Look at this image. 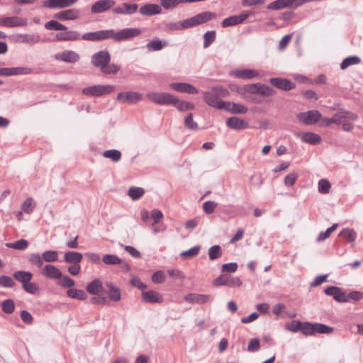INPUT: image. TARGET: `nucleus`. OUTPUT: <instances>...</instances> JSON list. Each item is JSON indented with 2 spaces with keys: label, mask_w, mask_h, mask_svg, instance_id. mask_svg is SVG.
I'll return each instance as SVG.
<instances>
[{
  "label": "nucleus",
  "mask_w": 363,
  "mask_h": 363,
  "mask_svg": "<svg viewBox=\"0 0 363 363\" xmlns=\"http://www.w3.org/2000/svg\"><path fill=\"white\" fill-rule=\"evenodd\" d=\"M141 33L142 30L139 28H125L119 30L110 29L111 39L116 42L130 40Z\"/></svg>",
  "instance_id": "1"
},
{
  "label": "nucleus",
  "mask_w": 363,
  "mask_h": 363,
  "mask_svg": "<svg viewBox=\"0 0 363 363\" xmlns=\"http://www.w3.org/2000/svg\"><path fill=\"white\" fill-rule=\"evenodd\" d=\"M115 90V86L113 85H102L97 84L84 88L82 90V94L86 96L99 97L104 95L108 94Z\"/></svg>",
  "instance_id": "2"
},
{
  "label": "nucleus",
  "mask_w": 363,
  "mask_h": 363,
  "mask_svg": "<svg viewBox=\"0 0 363 363\" xmlns=\"http://www.w3.org/2000/svg\"><path fill=\"white\" fill-rule=\"evenodd\" d=\"M149 100L159 105H173L177 101V97L169 93L150 92L147 94Z\"/></svg>",
  "instance_id": "3"
},
{
  "label": "nucleus",
  "mask_w": 363,
  "mask_h": 363,
  "mask_svg": "<svg viewBox=\"0 0 363 363\" xmlns=\"http://www.w3.org/2000/svg\"><path fill=\"white\" fill-rule=\"evenodd\" d=\"M215 13L211 11H203L199 13L191 18L186 19V24L189 26V28L205 23L211 19L216 18Z\"/></svg>",
  "instance_id": "4"
},
{
  "label": "nucleus",
  "mask_w": 363,
  "mask_h": 363,
  "mask_svg": "<svg viewBox=\"0 0 363 363\" xmlns=\"http://www.w3.org/2000/svg\"><path fill=\"white\" fill-rule=\"evenodd\" d=\"M242 281L235 277L228 274H222L215 279L213 281L214 286H226L228 287H238L242 285Z\"/></svg>",
  "instance_id": "5"
},
{
  "label": "nucleus",
  "mask_w": 363,
  "mask_h": 363,
  "mask_svg": "<svg viewBox=\"0 0 363 363\" xmlns=\"http://www.w3.org/2000/svg\"><path fill=\"white\" fill-rule=\"evenodd\" d=\"M15 43L26 44L29 46H33L41 41V38L38 34L32 33H18L13 36Z\"/></svg>",
  "instance_id": "6"
},
{
  "label": "nucleus",
  "mask_w": 363,
  "mask_h": 363,
  "mask_svg": "<svg viewBox=\"0 0 363 363\" xmlns=\"http://www.w3.org/2000/svg\"><path fill=\"white\" fill-rule=\"evenodd\" d=\"M115 4L116 2L113 0H98L91 5L90 11L93 14L105 13L113 9Z\"/></svg>",
  "instance_id": "7"
},
{
  "label": "nucleus",
  "mask_w": 363,
  "mask_h": 363,
  "mask_svg": "<svg viewBox=\"0 0 363 363\" xmlns=\"http://www.w3.org/2000/svg\"><path fill=\"white\" fill-rule=\"evenodd\" d=\"M111 61V55L106 50H101L94 53L91 62L94 66L102 69L105 65H108Z\"/></svg>",
  "instance_id": "8"
},
{
  "label": "nucleus",
  "mask_w": 363,
  "mask_h": 363,
  "mask_svg": "<svg viewBox=\"0 0 363 363\" xmlns=\"http://www.w3.org/2000/svg\"><path fill=\"white\" fill-rule=\"evenodd\" d=\"M254 15L252 11H244L238 16H230L222 21V26L227 28L234 26L243 23L248 17Z\"/></svg>",
  "instance_id": "9"
},
{
  "label": "nucleus",
  "mask_w": 363,
  "mask_h": 363,
  "mask_svg": "<svg viewBox=\"0 0 363 363\" xmlns=\"http://www.w3.org/2000/svg\"><path fill=\"white\" fill-rule=\"evenodd\" d=\"M297 118L306 125L316 123L321 118V113L317 110H311L300 113L296 116Z\"/></svg>",
  "instance_id": "10"
},
{
  "label": "nucleus",
  "mask_w": 363,
  "mask_h": 363,
  "mask_svg": "<svg viewBox=\"0 0 363 363\" xmlns=\"http://www.w3.org/2000/svg\"><path fill=\"white\" fill-rule=\"evenodd\" d=\"M204 101L210 106L217 108L223 109L225 106V101L220 100V98L212 91H203Z\"/></svg>",
  "instance_id": "11"
},
{
  "label": "nucleus",
  "mask_w": 363,
  "mask_h": 363,
  "mask_svg": "<svg viewBox=\"0 0 363 363\" xmlns=\"http://www.w3.org/2000/svg\"><path fill=\"white\" fill-rule=\"evenodd\" d=\"M143 95L135 91L121 92L117 96V100L121 103L134 104L141 101Z\"/></svg>",
  "instance_id": "12"
},
{
  "label": "nucleus",
  "mask_w": 363,
  "mask_h": 363,
  "mask_svg": "<svg viewBox=\"0 0 363 363\" xmlns=\"http://www.w3.org/2000/svg\"><path fill=\"white\" fill-rule=\"evenodd\" d=\"M138 10L137 4L122 3L112 9V13L117 15H133Z\"/></svg>",
  "instance_id": "13"
},
{
  "label": "nucleus",
  "mask_w": 363,
  "mask_h": 363,
  "mask_svg": "<svg viewBox=\"0 0 363 363\" xmlns=\"http://www.w3.org/2000/svg\"><path fill=\"white\" fill-rule=\"evenodd\" d=\"M78 0H45L43 6L49 9H62L73 6Z\"/></svg>",
  "instance_id": "14"
},
{
  "label": "nucleus",
  "mask_w": 363,
  "mask_h": 363,
  "mask_svg": "<svg viewBox=\"0 0 363 363\" xmlns=\"http://www.w3.org/2000/svg\"><path fill=\"white\" fill-rule=\"evenodd\" d=\"M28 24V20L19 16L4 17L0 18V26L5 27H21Z\"/></svg>",
  "instance_id": "15"
},
{
  "label": "nucleus",
  "mask_w": 363,
  "mask_h": 363,
  "mask_svg": "<svg viewBox=\"0 0 363 363\" xmlns=\"http://www.w3.org/2000/svg\"><path fill=\"white\" fill-rule=\"evenodd\" d=\"M230 75L238 79H252L259 77V72L252 69H234L230 72Z\"/></svg>",
  "instance_id": "16"
},
{
  "label": "nucleus",
  "mask_w": 363,
  "mask_h": 363,
  "mask_svg": "<svg viewBox=\"0 0 363 363\" xmlns=\"http://www.w3.org/2000/svg\"><path fill=\"white\" fill-rule=\"evenodd\" d=\"M55 59L67 63H75L79 60V55L75 51L66 50L55 54Z\"/></svg>",
  "instance_id": "17"
},
{
  "label": "nucleus",
  "mask_w": 363,
  "mask_h": 363,
  "mask_svg": "<svg viewBox=\"0 0 363 363\" xmlns=\"http://www.w3.org/2000/svg\"><path fill=\"white\" fill-rule=\"evenodd\" d=\"M82 38L84 40L89 41H98L111 39L110 29L86 33L82 36Z\"/></svg>",
  "instance_id": "18"
},
{
  "label": "nucleus",
  "mask_w": 363,
  "mask_h": 363,
  "mask_svg": "<svg viewBox=\"0 0 363 363\" xmlns=\"http://www.w3.org/2000/svg\"><path fill=\"white\" fill-rule=\"evenodd\" d=\"M324 292L328 296H333L336 301L342 303L348 302L347 294L342 291L341 288L331 286L325 289Z\"/></svg>",
  "instance_id": "19"
},
{
  "label": "nucleus",
  "mask_w": 363,
  "mask_h": 363,
  "mask_svg": "<svg viewBox=\"0 0 363 363\" xmlns=\"http://www.w3.org/2000/svg\"><path fill=\"white\" fill-rule=\"evenodd\" d=\"M169 87L180 93H186L189 94H196L199 92V90L194 86L193 85L189 83H183V82H174L169 84Z\"/></svg>",
  "instance_id": "20"
},
{
  "label": "nucleus",
  "mask_w": 363,
  "mask_h": 363,
  "mask_svg": "<svg viewBox=\"0 0 363 363\" xmlns=\"http://www.w3.org/2000/svg\"><path fill=\"white\" fill-rule=\"evenodd\" d=\"M184 299L190 303L202 304L210 302L213 297L208 294H189L184 297Z\"/></svg>",
  "instance_id": "21"
},
{
  "label": "nucleus",
  "mask_w": 363,
  "mask_h": 363,
  "mask_svg": "<svg viewBox=\"0 0 363 363\" xmlns=\"http://www.w3.org/2000/svg\"><path fill=\"white\" fill-rule=\"evenodd\" d=\"M80 16V11L77 9L63 10L55 14L54 17L60 21L76 20Z\"/></svg>",
  "instance_id": "22"
},
{
  "label": "nucleus",
  "mask_w": 363,
  "mask_h": 363,
  "mask_svg": "<svg viewBox=\"0 0 363 363\" xmlns=\"http://www.w3.org/2000/svg\"><path fill=\"white\" fill-rule=\"evenodd\" d=\"M269 82L275 87L284 90L289 91L293 89L295 87V84L287 79L274 77L269 79Z\"/></svg>",
  "instance_id": "23"
},
{
  "label": "nucleus",
  "mask_w": 363,
  "mask_h": 363,
  "mask_svg": "<svg viewBox=\"0 0 363 363\" xmlns=\"http://www.w3.org/2000/svg\"><path fill=\"white\" fill-rule=\"evenodd\" d=\"M40 273L45 277L51 279H58L62 277L61 271L52 264H46L42 268Z\"/></svg>",
  "instance_id": "24"
},
{
  "label": "nucleus",
  "mask_w": 363,
  "mask_h": 363,
  "mask_svg": "<svg viewBox=\"0 0 363 363\" xmlns=\"http://www.w3.org/2000/svg\"><path fill=\"white\" fill-rule=\"evenodd\" d=\"M63 33H59L55 35L57 41H75L80 39V34L76 30H64Z\"/></svg>",
  "instance_id": "25"
},
{
  "label": "nucleus",
  "mask_w": 363,
  "mask_h": 363,
  "mask_svg": "<svg viewBox=\"0 0 363 363\" xmlns=\"http://www.w3.org/2000/svg\"><path fill=\"white\" fill-rule=\"evenodd\" d=\"M139 12L143 16H151L160 13L162 12V9L158 4H147L142 6L139 9Z\"/></svg>",
  "instance_id": "26"
},
{
  "label": "nucleus",
  "mask_w": 363,
  "mask_h": 363,
  "mask_svg": "<svg viewBox=\"0 0 363 363\" xmlns=\"http://www.w3.org/2000/svg\"><path fill=\"white\" fill-rule=\"evenodd\" d=\"M226 125L228 128L234 130H243L249 127L248 122L235 116L228 118Z\"/></svg>",
  "instance_id": "27"
},
{
  "label": "nucleus",
  "mask_w": 363,
  "mask_h": 363,
  "mask_svg": "<svg viewBox=\"0 0 363 363\" xmlns=\"http://www.w3.org/2000/svg\"><path fill=\"white\" fill-rule=\"evenodd\" d=\"M33 73V69L28 67H6V77L28 75Z\"/></svg>",
  "instance_id": "28"
},
{
  "label": "nucleus",
  "mask_w": 363,
  "mask_h": 363,
  "mask_svg": "<svg viewBox=\"0 0 363 363\" xmlns=\"http://www.w3.org/2000/svg\"><path fill=\"white\" fill-rule=\"evenodd\" d=\"M298 0H276L267 5L269 10H279L298 3Z\"/></svg>",
  "instance_id": "29"
},
{
  "label": "nucleus",
  "mask_w": 363,
  "mask_h": 363,
  "mask_svg": "<svg viewBox=\"0 0 363 363\" xmlns=\"http://www.w3.org/2000/svg\"><path fill=\"white\" fill-rule=\"evenodd\" d=\"M223 109H225L233 114H244L247 113V108L242 104L225 102V106Z\"/></svg>",
  "instance_id": "30"
},
{
  "label": "nucleus",
  "mask_w": 363,
  "mask_h": 363,
  "mask_svg": "<svg viewBox=\"0 0 363 363\" xmlns=\"http://www.w3.org/2000/svg\"><path fill=\"white\" fill-rule=\"evenodd\" d=\"M336 115L341 116V117L339 118L340 121L336 122V124L341 125L342 127L345 123L355 121L358 118L357 114L345 110H342L338 113H336Z\"/></svg>",
  "instance_id": "31"
},
{
  "label": "nucleus",
  "mask_w": 363,
  "mask_h": 363,
  "mask_svg": "<svg viewBox=\"0 0 363 363\" xmlns=\"http://www.w3.org/2000/svg\"><path fill=\"white\" fill-rule=\"evenodd\" d=\"M142 298L146 303H161L162 301V296L157 291H147L142 293Z\"/></svg>",
  "instance_id": "32"
},
{
  "label": "nucleus",
  "mask_w": 363,
  "mask_h": 363,
  "mask_svg": "<svg viewBox=\"0 0 363 363\" xmlns=\"http://www.w3.org/2000/svg\"><path fill=\"white\" fill-rule=\"evenodd\" d=\"M86 290L91 295H99L104 291L102 282L99 279H95L87 284Z\"/></svg>",
  "instance_id": "33"
},
{
  "label": "nucleus",
  "mask_w": 363,
  "mask_h": 363,
  "mask_svg": "<svg viewBox=\"0 0 363 363\" xmlns=\"http://www.w3.org/2000/svg\"><path fill=\"white\" fill-rule=\"evenodd\" d=\"M167 45L168 43L166 40H160L159 38H154L147 43L146 48L150 51H160L165 48Z\"/></svg>",
  "instance_id": "34"
},
{
  "label": "nucleus",
  "mask_w": 363,
  "mask_h": 363,
  "mask_svg": "<svg viewBox=\"0 0 363 363\" xmlns=\"http://www.w3.org/2000/svg\"><path fill=\"white\" fill-rule=\"evenodd\" d=\"M83 258V255L80 252L69 251L65 254L64 259L67 263L74 264H79Z\"/></svg>",
  "instance_id": "35"
},
{
  "label": "nucleus",
  "mask_w": 363,
  "mask_h": 363,
  "mask_svg": "<svg viewBox=\"0 0 363 363\" xmlns=\"http://www.w3.org/2000/svg\"><path fill=\"white\" fill-rule=\"evenodd\" d=\"M301 140L303 143L315 145L320 142L321 138L316 133L308 132L301 134Z\"/></svg>",
  "instance_id": "36"
},
{
  "label": "nucleus",
  "mask_w": 363,
  "mask_h": 363,
  "mask_svg": "<svg viewBox=\"0 0 363 363\" xmlns=\"http://www.w3.org/2000/svg\"><path fill=\"white\" fill-rule=\"evenodd\" d=\"M13 277L19 282L26 284L28 281H30L33 278V274L30 272L26 271H16L13 273Z\"/></svg>",
  "instance_id": "37"
},
{
  "label": "nucleus",
  "mask_w": 363,
  "mask_h": 363,
  "mask_svg": "<svg viewBox=\"0 0 363 363\" xmlns=\"http://www.w3.org/2000/svg\"><path fill=\"white\" fill-rule=\"evenodd\" d=\"M259 83L250 84L243 86H238V92L240 94L249 93L251 94H257Z\"/></svg>",
  "instance_id": "38"
},
{
  "label": "nucleus",
  "mask_w": 363,
  "mask_h": 363,
  "mask_svg": "<svg viewBox=\"0 0 363 363\" xmlns=\"http://www.w3.org/2000/svg\"><path fill=\"white\" fill-rule=\"evenodd\" d=\"M106 286L108 289V295L109 298L113 301H118L121 298L120 289L111 283H108Z\"/></svg>",
  "instance_id": "39"
},
{
  "label": "nucleus",
  "mask_w": 363,
  "mask_h": 363,
  "mask_svg": "<svg viewBox=\"0 0 363 363\" xmlns=\"http://www.w3.org/2000/svg\"><path fill=\"white\" fill-rule=\"evenodd\" d=\"M361 59L359 57L356 55L350 56L342 60L340 64V69L344 70L350 66L359 65Z\"/></svg>",
  "instance_id": "40"
},
{
  "label": "nucleus",
  "mask_w": 363,
  "mask_h": 363,
  "mask_svg": "<svg viewBox=\"0 0 363 363\" xmlns=\"http://www.w3.org/2000/svg\"><path fill=\"white\" fill-rule=\"evenodd\" d=\"M67 295L69 298H75L80 301H84L87 298L86 294L83 290L72 288L69 289L67 291Z\"/></svg>",
  "instance_id": "41"
},
{
  "label": "nucleus",
  "mask_w": 363,
  "mask_h": 363,
  "mask_svg": "<svg viewBox=\"0 0 363 363\" xmlns=\"http://www.w3.org/2000/svg\"><path fill=\"white\" fill-rule=\"evenodd\" d=\"M101 261L106 265H118L122 263V259L115 255H104Z\"/></svg>",
  "instance_id": "42"
},
{
  "label": "nucleus",
  "mask_w": 363,
  "mask_h": 363,
  "mask_svg": "<svg viewBox=\"0 0 363 363\" xmlns=\"http://www.w3.org/2000/svg\"><path fill=\"white\" fill-rule=\"evenodd\" d=\"M6 247L11 249L18 250H24L28 246V242L25 239H21L17 240L15 242H8L6 243Z\"/></svg>",
  "instance_id": "43"
},
{
  "label": "nucleus",
  "mask_w": 363,
  "mask_h": 363,
  "mask_svg": "<svg viewBox=\"0 0 363 363\" xmlns=\"http://www.w3.org/2000/svg\"><path fill=\"white\" fill-rule=\"evenodd\" d=\"M145 194V191L141 187L132 186L128 191V195L134 201L140 199Z\"/></svg>",
  "instance_id": "44"
},
{
  "label": "nucleus",
  "mask_w": 363,
  "mask_h": 363,
  "mask_svg": "<svg viewBox=\"0 0 363 363\" xmlns=\"http://www.w3.org/2000/svg\"><path fill=\"white\" fill-rule=\"evenodd\" d=\"M45 28L48 30H57V31H62V30H67V27H66L65 25L59 23L57 21L51 20L45 24Z\"/></svg>",
  "instance_id": "45"
},
{
  "label": "nucleus",
  "mask_w": 363,
  "mask_h": 363,
  "mask_svg": "<svg viewBox=\"0 0 363 363\" xmlns=\"http://www.w3.org/2000/svg\"><path fill=\"white\" fill-rule=\"evenodd\" d=\"M173 106H174L179 111H186L187 110H193L195 108V106L194 104L191 102H187L184 101H180L177 98V101L173 104Z\"/></svg>",
  "instance_id": "46"
},
{
  "label": "nucleus",
  "mask_w": 363,
  "mask_h": 363,
  "mask_svg": "<svg viewBox=\"0 0 363 363\" xmlns=\"http://www.w3.org/2000/svg\"><path fill=\"white\" fill-rule=\"evenodd\" d=\"M274 94L275 91L272 88L267 85L259 83L257 93L258 95L268 97L274 95Z\"/></svg>",
  "instance_id": "47"
},
{
  "label": "nucleus",
  "mask_w": 363,
  "mask_h": 363,
  "mask_svg": "<svg viewBox=\"0 0 363 363\" xmlns=\"http://www.w3.org/2000/svg\"><path fill=\"white\" fill-rule=\"evenodd\" d=\"M57 284L63 288L72 289L74 286L75 281L67 275H63L58 279Z\"/></svg>",
  "instance_id": "48"
},
{
  "label": "nucleus",
  "mask_w": 363,
  "mask_h": 363,
  "mask_svg": "<svg viewBox=\"0 0 363 363\" xmlns=\"http://www.w3.org/2000/svg\"><path fill=\"white\" fill-rule=\"evenodd\" d=\"M181 4H184L183 0H160V6L167 10L173 9Z\"/></svg>",
  "instance_id": "49"
},
{
  "label": "nucleus",
  "mask_w": 363,
  "mask_h": 363,
  "mask_svg": "<svg viewBox=\"0 0 363 363\" xmlns=\"http://www.w3.org/2000/svg\"><path fill=\"white\" fill-rule=\"evenodd\" d=\"M331 184L330 182L325 179H321L318 183V190L322 194H326L330 191Z\"/></svg>",
  "instance_id": "50"
},
{
  "label": "nucleus",
  "mask_w": 363,
  "mask_h": 363,
  "mask_svg": "<svg viewBox=\"0 0 363 363\" xmlns=\"http://www.w3.org/2000/svg\"><path fill=\"white\" fill-rule=\"evenodd\" d=\"M103 156L113 162H118L121 158V152L117 150H108L103 152Z\"/></svg>",
  "instance_id": "51"
},
{
  "label": "nucleus",
  "mask_w": 363,
  "mask_h": 363,
  "mask_svg": "<svg viewBox=\"0 0 363 363\" xmlns=\"http://www.w3.org/2000/svg\"><path fill=\"white\" fill-rule=\"evenodd\" d=\"M340 117L341 116L334 114L332 118H323L321 116V118L320 120V126L322 127H328L332 124H336V122H339Z\"/></svg>",
  "instance_id": "52"
},
{
  "label": "nucleus",
  "mask_w": 363,
  "mask_h": 363,
  "mask_svg": "<svg viewBox=\"0 0 363 363\" xmlns=\"http://www.w3.org/2000/svg\"><path fill=\"white\" fill-rule=\"evenodd\" d=\"M222 256V250L219 245H213L208 249V257L211 260L220 258Z\"/></svg>",
  "instance_id": "53"
},
{
  "label": "nucleus",
  "mask_w": 363,
  "mask_h": 363,
  "mask_svg": "<svg viewBox=\"0 0 363 363\" xmlns=\"http://www.w3.org/2000/svg\"><path fill=\"white\" fill-rule=\"evenodd\" d=\"M200 250H201L200 246H194L188 250L182 252L179 255L182 257L191 259V258H193V257H196V255H198Z\"/></svg>",
  "instance_id": "54"
},
{
  "label": "nucleus",
  "mask_w": 363,
  "mask_h": 363,
  "mask_svg": "<svg viewBox=\"0 0 363 363\" xmlns=\"http://www.w3.org/2000/svg\"><path fill=\"white\" fill-rule=\"evenodd\" d=\"M28 261L31 264L39 268L43 266L44 262L43 256L38 253L30 254L28 257Z\"/></svg>",
  "instance_id": "55"
},
{
  "label": "nucleus",
  "mask_w": 363,
  "mask_h": 363,
  "mask_svg": "<svg viewBox=\"0 0 363 363\" xmlns=\"http://www.w3.org/2000/svg\"><path fill=\"white\" fill-rule=\"evenodd\" d=\"M44 262H54L58 259L57 252L55 250H48L42 254Z\"/></svg>",
  "instance_id": "56"
},
{
  "label": "nucleus",
  "mask_w": 363,
  "mask_h": 363,
  "mask_svg": "<svg viewBox=\"0 0 363 363\" xmlns=\"http://www.w3.org/2000/svg\"><path fill=\"white\" fill-rule=\"evenodd\" d=\"M301 332L305 335H315L314 324L309 322L301 323Z\"/></svg>",
  "instance_id": "57"
},
{
  "label": "nucleus",
  "mask_w": 363,
  "mask_h": 363,
  "mask_svg": "<svg viewBox=\"0 0 363 363\" xmlns=\"http://www.w3.org/2000/svg\"><path fill=\"white\" fill-rule=\"evenodd\" d=\"M2 311L6 314H11L14 311L15 304L12 299H7L1 303Z\"/></svg>",
  "instance_id": "58"
},
{
  "label": "nucleus",
  "mask_w": 363,
  "mask_h": 363,
  "mask_svg": "<svg viewBox=\"0 0 363 363\" xmlns=\"http://www.w3.org/2000/svg\"><path fill=\"white\" fill-rule=\"evenodd\" d=\"M340 236L345 237L349 242H353L357 238V233L353 229L345 228L340 233Z\"/></svg>",
  "instance_id": "59"
},
{
  "label": "nucleus",
  "mask_w": 363,
  "mask_h": 363,
  "mask_svg": "<svg viewBox=\"0 0 363 363\" xmlns=\"http://www.w3.org/2000/svg\"><path fill=\"white\" fill-rule=\"evenodd\" d=\"M314 330L315 333L328 334L333 331V328L321 323H314Z\"/></svg>",
  "instance_id": "60"
},
{
  "label": "nucleus",
  "mask_w": 363,
  "mask_h": 363,
  "mask_svg": "<svg viewBox=\"0 0 363 363\" xmlns=\"http://www.w3.org/2000/svg\"><path fill=\"white\" fill-rule=\"evenodd\" d=\"M216 39V31L211 30L203 35V48H207Z\"/></svg>",
  "instance_id": "61"
},
{
  "label": "nucleus",
  "mask_w": 363,
  "mask_h": 363,
  "mask_svg": "<svg viewBox=\"0 0 363 363\" xmlns=\"http://www.w3.org/2000/svg\"><path fill=\"white\" fill-rule=\"evenodd\" d=\"M15 286L13 279L8 276H0V286L5 288H12Z\"/></svg>",
  "instance_id": "62"
},
{
  "label": "nucleus",
  "mask_w": 363,
  "mask_h": 363,
  "mask_svg": "<svg viewBox=\"0 0 363 363\" xmlns=\"http://www.w3.org/2000/svg\"><path fill=\"white\" fill-rule=\"evenodd\" d=\"M184 125L186 128L196 130L198 128V124L193 119V114L189 113L184 119Z\"/></svg>",
  "instance_id": "63"
},
{
  "label": "nucleus",
  "mask_w": 363,
  "mask_h": 363,
  "mask_svg": "<svg viewBox=\"0 0 363 363\" xmlns=\"http://www.w3.org/2000/svg\"><path fill=\"white\" fill-rule=\"evenodd\" d=\"M211 89L219 98L228 97L230 95L228 90L222 86H216Z\"/></svg>",
  "instance_id": "64"
}]
</instances>
